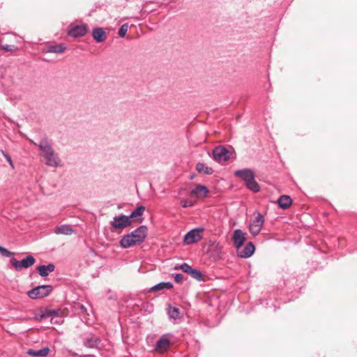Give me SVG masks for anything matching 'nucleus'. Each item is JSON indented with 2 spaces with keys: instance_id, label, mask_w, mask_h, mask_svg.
Instances as JSON below:
<instances>
[{
  "instance_id": "nucleus-8",
  "label": "nucleus",
  "mask_w": 357,
  "mask_h": 357,
  "mask_svg": "<svg viewBox=\"0 0 357 357\" xmlns=\"http://www.w3.org/2000/svg\"><path fill=\"white\" fill-rule=\"evenodd\" d=\"M264 219L261 214L257 213V216L252 220L249 226V230L254 236L257 235L264 225Z\"/></svg>"
},
{
  "instance_id": "nucleus-34",
  "label": "nucleus",
  "mask_w": 357,
  "mask_h": 357,
  "mask_svg": "<svg viewBox=\"0 0 357 357\" xmlns=\"http://www.w3.org/2000/svg\"><path fill=\"white\" fill-rule=\"evenodd\" d=\"M13 46H11V45H6V46H3V47H2V49H3V50H6V51H12V50H13Z\"/></svg>"
},
{
  "instance_id": "nucleus-15",
  "label": "nucleus",
  "mask_w": 357,
  "mask_h": 357,
  "mask_svg": "<svg viewBox=\"0 0 357 357\" xmlns=\"http://www.w3.org/2000/svg\"><path fill=\"white\" fill-rule=\"evenodd\" d=\"M44 158L45 163L49 166L56 167L59 165L60 160L54 151L52 152L51 155H45Z\"/></svg>"
},
{
  "instance_id": "nucleus-28",
  "label": "nucleus",
  "mask_w": 357,
  "mask_h": 357,
  "mask_svg": "<svg viewBox=\"0 0 357 357\" xmlns=\"http://www.w3.org/2000/svg\"><path fill=\"white\" fill-rule=\"evenodd\" d=\"M128 30V24H123V25H121V26L120 27V29L119 30V32H118L119 36L121 38L125 37Z\"/></svg>"
},
{
  "instance_id": "nucleus-7",
  "label": "nucleus",
  "mask_w": 357,
  "mask_h": 357,
  "mask_svg": "<svg viewBox=\"0 0 357 357\" xmlns=\"http://www.w3.org/2000/svg\"><path fill=\"white\" fill-rule=\"evenodd\" d=\"M130 224L131 221L130 217L124 215L115 216L111 222L112 227L116 229H123L130 226Z\"/></svg>"
},
{
  "instance_id": "nucleus-6",
  "label": "nucleus",
  "mask_w": 357,
  "mask_h": 357,
  "mask_svg": "<svg viewBox=\"0 0 357 357\" xmlns=\"http://www.w3.org/2000/svg\"><path fill=\"white\" fill-rule=\"evenodd\" d=\"M231 153L222 146H217L213 151V159L218 162H226L230 158Z\"/></svg>"
},
{
  "instance_id": "nucleus-21",
  "label": "nucleus",
  "mask_w": 357,
  "mask_h": 357,
  "mask_svg": "<svg viewBox=\"0 0 357 357\" xmlns=\"http://www.w3.org/2000/svg\"><path fill=\"white\" fill-rule=\"evenodd\" d=\"M73 231H74L71 228V227L69 225H63L57 227L54 230V232L56 234H64V235H70L71 234L73 233Z\"/></svg>"
},
{
  "instance_id": "nucleus-1",
  "label": "nucleus",
  "mask_w": 357,
  "mask_h": 357,
  "mask_svg": "<svg viewBox=\"0 0 357 357\" xmlns=\"http://www.w3.org/2000/svg\"><path fill=\"white\" fill-rule=\"evenodd\" d=\"M146 227L140 226L130 234L124 236L120 241V245L124 248L139 245L144 242L146 237Z\"/></svg>"
},
{
  "instance_id": "nucleus-24",
  "label": "nucleus",
  "mask_w": 357,
  "mask_h": 357,
  "mask_svg": "<svg viewBox=\"0 0 357 357\" xmlns=\"http://www.w3.org/2000/svg\"><path fill=\"white\" fill-rule=\"evenodd\" d=\"M100 342V341L98 337L92 336L86 340L85 345L88 347L93 348L97 347Z\"/></svg>"
},
{
  "instance_id": "nucleus-18",
  "label": "nucleus",
  "mask_w": 357,
  "mask_h": 357,
  "mask_svg": "<svg viewBox=\"0 0 357 357\" xmlns=\"http://www.w3.org/2000/svg\"><path fill=\"white\" fill-rule=\"evenodd\" d=\"M55 266L52 264H50L47 266L41 265L37 267V271L39 275L42 277H45L54 271Z\"/></svg>"
},
{
  "instance_id": "nucleus-10",
  "label": "nucleus",
  "mask_w": 357,
  "mask_h": 357,
  "mask_svg": "<svg viewBox=\"0 0 357 357\" xmlns=\"http://www.w3.org/2000/svg\"><path fill=\"white\" fill-rule=\"evenodd\" d=\"M169 345L170 340L168 337V335H163L157 341L155 350L159 353H163L169 349Z\"/></svg>"
},
{
  "instance_id": "nucleus-14",
  "label": "nucleus",
  "mask_w": 357,
  "mask_h": 357,
  "mask_svg": "<svg viewBox=\"0 0 357 357\" xmlns=\"http://www.w3.org/2000/svg\"><path fill=\"white\" fill-rule=\"evenodd\" d=\"M39 149L42 152V155L44 157L46 155H51L52 152L53 151V149L52 148V146L49 143V142L44 139H42L38 144Z\"/></svg>"
},
{
  "instance_id": "nucleus-23",
  "label": "nucleus",
  "mask_w": 357,
  "mask_h": 357,
  "mask_svg": "<svg viewBox=\"0 0 357 357\" xmlns=\"http://www.w3.org/2000/svg\"><path fill=\"white\" fill-rule=\"evenodd\" d=\"M196 169L198 172L206 174H211L213 172L212 168L207 167L204 163H198L196 166Z\"/></svg>"
},
{
  "instance_id": "nucleus-2",
  "label": "nucleus",
  "mask_w": 357,
  "mask_h": 357,
  "mask_svg": "<svg viewBox=\"0 0 357 357\" xmlns=\"http://www.w3.org/2000/svg\"><path fill=\"white\" fill-rule=\"evenodd\" d=\"M235 175L243 179L246 183L247 187L250 190L255 192L259 191V185L255 181L254 173L252 170L248 169L237 170L235 172Z\"/></svg>"
},
{
  "instance_id": "nucleus-33",
  "label": "nucleus",
  "mask_w": 357,
  "mask_h": 357,
  "mask_svg": "<svg viewBox=\"0 0 357 357\" xmlns=\"http://www.w3.org/2000/svg\"><path fill=\"white\" fill-rule=\"evenodd\" d=\"M3 155L6 157L7 161L9 162V164L10 165V166L14 168V165H13V160L11 159V158L6 153H5L3 151H2Z\"/></svg>"
},
{
  "instance_id": "nucleus-9",
  "label": "nucleus",
  "mask_w": 357,
  "mask_h": 357,
  "mask_svg": "<svg viewBox=\"0 0 357 357\" xmlns=\"http://www.w3.org/2000/svg\"><path fill=\"white\" fill-rule=\"evenodd\" d=\"M247 234L238 229L234 231L232 241L237 250H239L245 242Z\"/></svg>"
},
{
  "instance_id": "nucleus-13",
  "label": "nucleus",
  "mask_w": 357,
  "mask_h": 357,
  "mask_svg": "<svg viewBox=\"0 0 357 357\" xmlns=\"http://www.w3.org/2000/svg\"><path fill=\"white\" fill-rule=\"evenodd\" d=\"M92 36L98 43L103 42L107 38V35L105 31L102 28L98 27L95 28L92 31Z\"/></svg>"
},
{
  "instance_id": "nucleus-19",
  "label": "nucleus",
  "mask_w": 357,
  "mask_h": 357,
  "mask_svg": "<svg viewBox=\"0 0 357 357\" xmlns=\"http://www.w3.org/2000/svg\"><path fill=\"white\" fill-rule=\"evenodd\" d=\"M292 200L288 195H282L278 200V204L281 208L287 209L291 204Z\"/></svg>"
},
{
  "instance_id": "nucleus-25",
  "label": "nucleus",
  "mask_w": 357,
  "mask_h": 357,
  "mask_svg": "<svg viewBox=\"0 0 357 357\" xmlns=\"http://www.w3.org/2000/svg\"><path fill=\"white\" fill-rule=\"evenodd\" d=\"M144 211L145 207L143 206H139L135 211H133L128 217H130V219L140 217Z\"/></svg>"
},
{
  "instance_id": "nucleus-31",
  "label": "nucleus",
  "mask_w": 357,
  "mask_h": 357,
  "mask_svg": "<svg viewBox=\"0 0 357 357\" xmlns=\"http://www.w3.org/2000/svg\"><path fill=\"white\" fill-rule=\"evenodd\" d=\"M181 204L183 208L192 206L194 205V202L191 200H181Z\"/></svg>"
},
{
  "instance_id": "nucleus-35",
  "label": "nucleus",
  "mask_w": 357,
  "mask_h": 357,
  "mask_svg": "<svg viewBox=\"0 0 357 357\" xmlns=\"http://www.w3.org/2000/svg\"><path fill=\"white\" fill-rule=\"evenodd\" d=\"M44 317H45V314H40V318H39V319H38V320H41V319H43Z\"/></svg>"
},
{
  "instance_id": "nucleus-4",
  "label": "nucleus",
  "mask_w": 357,
  "mask_h": 357,
  "mask_svg": "<svg viewBox=\"0 0 357 357\" xmlns=\"http://www.w3.org/2000/svg\"><path fill=\"white\" fill-rule=\"evenodd\" d=\"M203 231V227L191 229L185 235L183 242L187 245L199 242L202 238V234Z\"/></svg>"
},
{
  "instance_id": "nucleus-27",
  "label": "nucleus",
  "mask_w": 357,
  "mask_h": 357,
  "mask_svg": "<svg viewBox=\"0 0 357 357\" xmlns=\"http://www.w3.org/2000/svg\"><path fill=\"white\" fill-rule=\"evenodd\" d=\"M189 275L197 280L201 281L202 280V273L198 269L192 268Z\"/></svg>"
},
{
  "instance_id": "nucleus-20",
  "label": "nucleus",
  "mask_w": 357,
  "mask_h": 357,
  "mask_svg": "<svg viewBox=\"0 0 357 357\" xmlns=\"http://www.w3.org/2000/svg\"><path fill=\"white\" fill-rule=\"evenodd\" d=\"M66 50V46L63 44H57L49 45L47 48V52L50 53H57L61 54L63 53Z\"/></svg>"
},
{
  "instance_id": "nucleus-16",
  "label": "nucleus",
  "mask_w": 357,
  "mask_h": 357,
  "mask_svg": "<svg viewBox=\"0 0 357 357\" xmlns=\"http://www.w3.org/2000/svg\"><path fill=\"white\" fill-rule=\"evenodd\" d=\"M49 352L50 349L48 347H44L39 350L29 349L27 350L26 354L33 357H46L49 354Z\"/></svg>"
},
{
  "instance_id": "nucleus-5",
  "label": "nucleus",
  "mask_w": 357,
  "mask_h": 357,
  "mask_svg": "<svg viewBox=\"0 0 357 357\" xmlns=\"http://www.w3.org/2000/svg\"><path fill=\"white\" fill-rule=\"evenodd\" d=\"M35 261L36 260L34 257L31 255H28L26 258L21 261H18L15 259H12L10 260L12 266L17 271H21L22 268H28L32 266Z\"/></svg>"
},
{
  "instance_id": "nucleus-22",
  "label": "nucleus",
  "mask_w": 357,
  "mask_h": 357,
  "mask_svg": "<svg viewBox=\"0 0 357 357\" xmlns=\"http://www.w3.org/2000/svg\"><path fill=\"white\" fill-rule=\"evenodd\" d=\"M173 287V284L169 282H162L159 284L152 287L150 289L151 291H158L162 289H170Z\"/></svg>"
},
{
  "instance_id": "nucleus-26",
  "label": "nucleus",
  "mask_w": 357,
  "mask_h": 357,
  "mask_svg": "<svg viewBox=\"0 0 357 357\" xmlns=\"http://www.w3.org/2000/svg\"><path fill=\"white\" fill-rule=\"evenodd\" d=\"M168 314L172 319H177L180 317L179 309L175 307H169L168 310Z\"/></svg>"
},
{
  "instance_id": "nucleus-30",
  "label": "nucleus",
  "mask_w": 357,
  "mask_h": 357,
  "mask_svg": "<svg viewBox=\"0 0 357 357\" xmlns=\"http://www.w3.org/2000/svg\"><path fill=\"white\" fill-rule=\"evenodd\" d=\"M179 268L183 271L184 273H186L188 274H190L191 270L192 269V268L188 265V264L186 263H183V264H181L180 266H179Z\"/></svg>"
},
{
  "instance_id": "nucleus-17",
  "label": "nucleus",
  "mask_w": 357,
  "mask_h": 357,
  "mask_svg": "<svg viewBox=\"0 0 357 357\" xmlns=\"http://www.w3.org/2000/svg\"><path fill=\"white\" fill-rule=\"evenodd\" d=\"M208 190L204 185H198L195 188L192 190L191 194L198 198L206 197Z\"/></svg>"
},
{
  "instance_id": "nucleus-32",
  "label": "nucleus",
  "mask_w": 357,
  "mask_h": 357,
  "mask_svg": "<svg viewBox=\"0 0 357 357\" xmlns=\"http://www.w3.org/2000/svg\"><path fill=\"white\" fill-rule=\"evenodd\" d=\"M174 278L176 282H181L183 279V275L182 274L177 273L174 276Z\"/></svg>"
},
{
  "instance_id": "nucleus-3",
  "label": "nucleus",
  "mask_w": 357,
  "mask_h": 357,
  "mask_svg": "<svg viewBox=\"0 0 357 357\" xmlns=\"http://www.w3.org/2000/svg\"><path fill=\"white\" fill-rule=\"evenodd\" d=\"M52 291L50 285L38 286L27 292V295L31 299L42 298L47 296Z\"/></svg>"
},
{
  "instance_id": "nucleus-29",
  "label": "nucleus",
  "mask_w": 357,
  "mask_h": 357,
  "mask_svg": "<svg viewBox=\"0 0 357 357\" xmlns=\"http://www.w3.org/2000/svg\"><path fill=\"white\" fill-rule=\"evenodd\" d=\"M0 253L2 256L6 257H12L13 255H14L13 252L9 251L8 249L2 246H0Z\"/></svg>"
},
{
  "instance_id": "nucleus-11",
  "label": "nucleus",
  "mask_w": 357,
  "mask_h": 357,
  "mask_svg": "<svg viewBox=\"0 0 357 357\" xmlns=\"http://www.w3.org/2000/svg\"><path fill=\"white\" fill-rule=\"evenodd\" d=\"M87 32V26L86 24L77 25L68 31L69 36L73 38H78L83 36Z\"/></svg>"
},
{
  "instance_id": "nucleus-12",
  "label": "nucleus",
  "mask_w": 357,
  "mask_h": 357,
  "mask_svg": "<svg viewBox=\"0 0 357 357\" xmlns=\"http://www.w3.org/2000/svg\"><path fill=\"white\" fill-rule=\"evenodd\" d=\"M255 250V245L252 243L249 242L246 244L244 248H241L237 250L238 256L242 258H248L252 255Z\"/></svg>"
}]
</instances>
